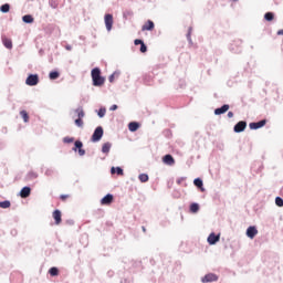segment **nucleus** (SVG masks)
Here are the masks:
<instances>
[{"label":"nucleus","instance_id":"59","mask_svg":"<svg viewBox=\"0 0 283 283\" xmlns=\"http://www.w3.org/2000/svg\"><path fill=\"white\" fill-rule=\"evenodd\" d=\"M227 116H228L229 118H233V116H235V114L233 113V111H229L228 114H227Z\"/></svg>","mask_w":283,"mask_h":283},{"label":"nucleus","instance_id":"61","mask_svg":"<svg viewBox=\"0 0 283 283\" xmlns=\"http://www.w3.org/2000/svg\"><path fill=\"white\" fill-rule=\"evenodd\" d=\"M106 227H114V222H112V221H106Z\"/></svg>","mask_w":283,"mask_h":283},{"label":"nucleus","instance_id":"17","mask_svg":"<svg viewBox=\"0 0 283 283\" xmlns=\"http://www.w3.org/2000/svg\"><path fill=\"white\" fill-rule=\"evenodd\" d=\"M245 235L250 240H253L255 238V235H258V227L256 226L248 227L247 230H245Z\"/></svg>","mask_w":283,"mask_h":283},{"label":"nucleus","instance_id":"54","mask_svg":"<svg viewBox=\"0 0 283 283\" xmlns=\"http://www.w3.org/2000/svg\"><path fill=\"white\" fill-rule=\"evenodd\" d=\"M65 224H69V227H74V219H67Z\"/></svg>","mask_w":283,"mask_h":283},{"label":"nucleus","instance_id":"23","mask_svg":"<svg viewBox=\"0 0 283 283\" xmlns=\"http://www.w3.org/2000/svg\"><path fill=\"white\" fill-rule=\"evenodd\" d=\"M111 174L112 176L116 175V176H125V169H123V167L120 166H113L111 167Z\"/></svg>","mask_w":283,"mask_h":283},{"label":"nucleus","instance_id":"51","mask_svg":"<svg viewBox=\"0 0 283 283\" xmlns=\"http://www.w3.org/2000/svg\"><path fill=\"white\" fill-rule=\"evenodd\" d=\"M142 43H145V40H143V39H135L134 40V45H140Z\"/></svg>","mask_w":283,"mask_h":283},{"label":"nucleus","instance_id":"37","mask_svg":"<svg viewBox=\"0 0 283 283\" xmlns=\"http://www.w3.org/2000/svg\"><path fill=\"white\" fill-rule=\"evenodd\" d=\"M139 182H149V175L147 172H142L138 175Z\"/></svg>","mask_w":283,"mask_h":283},{"label":"nucleus","instance_id":"20","mask_svg":"<svg viewBox=\"0 0 283 283\" xmlns=\"http://www.w3.org/2000/svg\"><path fill=\"white\" fill-rule=\"evenodd\" d=\"M11 283H22L23 282V274L21 272H13L10 275Z\"/></svg>","mask_w":283,"mask_h":283},{"label":"nucleus","instance_id":"64","mask_svg":"<svg viewBox=\"0 0 283 283\" xmlns=\"http://www.w3.org/2000/svg\"><path fill=\"white\" fill-rule=\"evenodd\" d=\"M65 50H67V52H71V50H72V45L66 44V45H65Z\"/></svg>","mask_w":283,"mask_h":283},{"label":"nucleus","instance_id":"56","mask_svg":"<svg viewBox=\"0 0 283 283\" xmlns=\"http://www.w3.org/2000/svg\"><path fill=\"white\" fill-rule=\"evenodd\" d=\"M116 109H118V106L116 104H113L111 107H109V112H116Z\"/></svg>","mask_w":283,"mask_h":283},{"label":"nucleus","instance_id":"49","mask_svg":"<svg viewBox=\"0 0 283 283\" xmlns=\"http://www.w3.org/2000/svg\"><path fill=\"white\" fill-rule=\"evenodd\" d=\"M54 174H59V171L52 169V168H48L45 170V176H54Z\"/></svg>","mask_w":283,"mask_h":283},{"label":"nucleus","instance_id":"33","mask_svg":"<svg viewBox=\"0 0 283 283\" xmlns=\"http://www.w3.org/2000/svg\"><path fill=\"white\" fill-rule=\"evenodd\" d=\"M104 216H105V210L104 209H97V210H94V212H93V217L96 220H101V218H104Z\"/></svg>","mask_w":283,"mask_h":283},{"label":"nucleus","instance_id":"48","mask_svg":"<svg viewBox=\"0 0 283 283\" xmlns=\"http://www.w3.org/2000/svg\"><path fill=\"white\" fill-rule=\"evenodd\" d=\"M187 87V82L185 80H179L177 90H185Z\"/></svg>","mask_w":283,"mask_h":283},{"label":"nucleus","instance_id":"15","mask_svg":"<svg viewBox=\"0 0 283 283\" xmlns=\"http://www.w3.org/2000/svg\"><path fill=\"white\" fill-rule=\"evenodd\" d=\"M231 109V105L229 104H223L220 107L214 108V116H222V114H227Z\"/></svg>","mask_w":283,"mask_h":283},{"label":"nucleus","instance_id":"4","mask_svg":"<svg viewBox=\"0 0 283 283\" xmlns=\"http://www.w3.org/2000/svg\"><path fill=\"white\" fill-rule=\"evenodd\" d=\"M41 82L38 73H29L25 78V85L29 87H36V84Z\"/></svg>","mask_w":283,"mask_h":283},{"label":"nucleus","instance_id":"13","mask_svg":"<svg viewBox=\"0 0 283 283\" xmlns=\"http://www.w3.org/2000/svg\"><path fill=\"white\" fill-rule=\"evenodd\" d=\"M101 205L103 207H109L114 202V195L113 193H106L101 200Z\"/></svg>","mask_w":283,"mask_h":283},{"label":"nucleus","instance_id":"63","mask_svg":"<svg viewBox=\"0 0 283 283\" xmlns=\"http://www.w3.org/2000/svg\"><path fill=\"white\" fill-rule=\"evenodd\" d=\"M276 34H277V36H283V29L279 30V31L276 32Z\"/></svg>","mask_w":283,"mask_h":283},{"label":"nucleus","instance_id":"36","mask_svg":"<svg viewBox=\"0 0 283 283\" xmlns=\"http://www.w3.org/2000/svg\"><path fill=\"white\" fill-rule=\"evenodd\" d=\"M20 116L23 123H30V114L28 113V111L25 109L20 111Z\"/></svg>","mask_w":283,"mask_h":283},{"label":"nucleus","instance_id":"14","mask_svg":"<svg viewBox=\"0 0 283 283\" xmlns=\"http://www.w3.org/2000/svg\"><path fill=\"white\" fill-rule=\"evenodd\" d=\"M247 129V120H239L234 126H233V132L234 134H242Z\"/></svg>","mask_w":283,"mask_h":283},{"label":"nucleus","instance_id":"40","mask_svg":"<svg viewBox=\"0 0 283 283\" xmlns=\"http://www.w3.org/2000/svg\"><path fill=\"white\" fill-rule=\"evenodd\" d=\"M63 0H49V6L53 10H56Z\"/></svg>","mask_w":283,"mask_h":283},{"label":"nucleus","instance_id":"58","mask_svg":"<svg viewBox=\"0 0 283 283\" xmlns=\"http://www.w3.org/2000/svg\"><path fill=\"white\" fill-rule=\"evenodd\" d=\"M38 54H39V56H45V50L40 49Z\"/></svg>","mask_w":283,"mask_h":283},{"label":"nucleus","instance_id":"1","mask_svg":"<svg viewBox=\"0 0 283 283\" xmlns=\"http://www.w3.org/2000/svg\"><path fill=\"white\" fill-rule=\"evenodd\" d=\"M62 143H64V145H72L73 143L72 151L78 154L81 157L85 156L86 150L83 148V142L81 139L76 140L74 137L65 136Z\"/></svg>","mask_w":283,"mask_h":283},{"label":"nucleus","instance_id":"41","mask_svg":"<svg viewBox=\"0 0 283 283\" xmlns=\"http://www.w3.org/2000/svg\"><path fill=\"white\" fill-rule=\"evenodd\" d=\"M10 3H3L0 6V12H2V14H8V12H10Z\"/></svg>","mask_w":283,"mask_h":283},{"label":"nucleus","instance_id":"2","mask_svg":"<svg viewBox=\"0 0 283 283\" xmlns=\"http://www.w3.org/2000/svg\"><path fill=\"white\" fill-rule=\"evenodd\" d=\"M92 85L93 87H103L105 85L106 77L103 76L101 67L95 66L91 70Z\"/></svg>","mask_w":283,"mask_h":283},{"label":"nucleus","instance_id":"50","mask_svg":"<svg viewBox=\"0 0 283 283\" xmlns=\"http://www.w3.org/2000/svg\"><path fill=\"white\" fill-rule=\"evenodd\" d=\"M148 48L147 45L144 43L140 44V48H139V52H142V54H145L147 52Z\"/></svg>","mask_w":283,"mask_h":283},{"label":"nucleus","instance_id":"35","mask_svg":"<svg viewBox=\"0 0 283 283\" xmlns=\"http://www.w3.org/2000/svg\"><path fill=\"white\" fill-rule=\"evenodd\" d=\"M95 112H96L98 118H105V115L107 114V108L105 106H101Z\"/></svg>","mask_w":283,"mask_h":283},{"label":"nucleus","instance_id":"19","mask_svg":"<svg viewBox=\"0 0 283 283\" xmlns=\"http://www.w3.org/2000/svg\"><path fill=\"white\" fill-rule=\"evenodd\" d=\"M156 28V23L153 20H147L145 24L142 27V32H154Z\"/></svg>","mask_w":283,"mask_h":283},{"label":"nucleus","instance_id":"18","mask_svg":"<svg viewBox=\"0 0 283 283\" xmlns=\"http://www.w3.org/2000/svg\"><path fill=\"white\" fill-rule=\"evenodd\" d=\"M161 160H163L164 165H167L168 167H174V165H176V159L174 158V155H171V154H166Z\"/></svg>","mask_w":283,"mask_h":283},{"label":"nucleus","instance_id":"30","mask_svg":"<svg viewBox=\"0 0 283 283\" xmlns=\"http://www.w3.org/2000/svg\"><path fill=\"white\" fill-rule=\"evenodd\" d=\"M263 19H264V21H266L268 23H271L272 21L275 20V12H272V11L265 12Z\"/></svg>","mask_w":283,"mask_h":283},{"label":"nucleus","instance_id":"7","mask_svg":"<svg viewBox=\"0 0 283 283\" xmlns=\"http://www.w3.org/2000/svg\"><path fill=\"white\" fill-rule=\"evenodd\" d=\"M266 123H269V120L266 118L260 119L258 122H251L249 124V129H251L252 132H255L258 129H262V127L266 126Z\"/></svg>","mask_w":283,"mask_h":283},{"label":"nucleus","instance_id":"10","mask_svg":"<svg viewBox=\"0 0 283 283\" xmlns=\"http://www.w3.org/2000/svg\"><path fill=\"white\" fill-rule=\"evenodd\" d=\"M207 242L210 247H216V243L220 242V233L211 232L207 238Z\"/></svg>","mask_w":283,"mask_h":283},{"label":"nucleus","instance_id":"25","mask_svg":"<svg viewBox=\"0 0 283 283\" xmlns=\"http://www.w3.org/2000/svg\"><path fill=\"white\" fill-rule=\"evenodd\" d=\"M134 19V11L132 9H126L123 11V20L132 21Z\"/></svg>","mask_w":283,"mask_h":283},{"label":"nucleus","instance_id":"27","mask_svg":"<svg viewBox=\"0 0 283 283\" xmlns=\"http://www.w3.org/2000/svg\"><path fill=\"white\" fill-rule=\"evenodd\" d=\"M22 21L27 24V25H32V23H34V15L28 13L22 15Z\"/></svg>","mask_w":283,"mask_h":283},{"label":"nucleus","instance_id":"46","mask_svg":"<svg viewBox=\"0 0 283 283\" xmlns=\"http://www.w3.org/2000/svg\"><path fill=\"white\" fill-rule=\"evenodd\" d=\"M163 135L165 136V138H171V136H174V134L171 133V129L169 128L164 129Z\"/></svg>","mask_w":283,"mask_h":283},{"label":"nucleus","instance_id":"21","mask_svg":"<svg viewBox=\"0 0 283 283\" xmlns=\"http://www.w3.org/2000/svg\"><path fill=\"white\" fill-rule=\"evenodd\" d=\"M140 127H142L140 122L133 120V122L128 123V130L132 132L133 134L135 132H138L140 129Z\"/></svg>","mask_w":283,"mask_h":283},{"label":"nucleus","instance_id":"44","mask_svg":"<svg viewBox=\"0 0 283 283\" xmlns=\"http://www.w3.org/2000/svg\"><path fill=\"white\" fill-rule=\"evenodd\" d=\"M133 269H137V271H140L143 269V261H132Z\"/></svg>","mask_w":283,"mask_h":283},{"label":"nucleus","instance_id":"8","mask_svg":"<svg viewBox=\"0 0 283 283\" xmlns=\"http://www.w3.org/2000/svg\"><path fill=\"white\" fill-rule=\"evenodd\" d=\"M105 28L108 32H112V28H114V15L112 13H106L104 15Z\"/></svg>","mask_w":283,"mask_h":283},{"label":"nucleus","instance_id":"3","mask_svg":"<svg viewBox=\"0 0 283 283\" xmlns=\"http://www.w3.org/2000/svg\"><path fill=\"white\" fill-rule=\"evenodd\" d=\"M103 136H105V129L103 128V126H97L92 136H91V143H101V140H103Z\"/></svg>","mask_w":283,"mask_h":283},{"label":"nucleus","instance_id":"5","mask_svg":"<svg viewBox=\"0 0 283 283\" xmlns=\"http://www.w3.org/2000/svg\"><path fill=\"white\" fill-rule=\"evenodd\" d=\"M228 48L232 52V54H242V40L237 39L232 41V43H230Z\"/></svg>","mask_w":283,"mask_h":283},{"label":"nucleus","instance_id":"47","mask_svg":"<svg viewBox=\"0 0 283 283\" xmlns=\"http://www.w3.org/2000/svg\"><path fill=\"white\" fill-rule=\"evenodd\" d=\"M274 202H275L276 207H283V198L282 197L276 196Z\"/></svg>","mask_w":283,"mask_h":283},{"label":"nucleus","instance_id":"52","mask_svg":"<svg viewBox=\"0 0 283 283\" xmlns=\"http://www.w3.org/2000/svg\"><path fill=\"white\" fill-rule=\"evenodd\" d=\"M10 234L12 235V238H17V235H19V231L17 229H12L10 231Z\"/></svg>","mask_w":283,"mask_h":283},{"label":"nucleus","instance_id":"6","mask_svg":"<svg viewBox=\"0 0 283 283\" xmlns=\"http://www.w3.org/2000/svg\"><path fill=\"white\" fill-rule=\"evenodd\" d=\"M43 30H44V34H48L49 36L52 34H59V32H61V29L59 28V25L54 23L46 24L43 28Z\"/></svg>","mask_w":283,"mask_h":283},{"label":"nucleus","instance_id":"31","mask_svg":"<svg viewBox=\"0 0 283 283\" xmlns=\"http://www.w3.org/2000/svg\"><path fill=\"white\" fill-rule=\"evenodd\" d=\"M153 82H154V75H151V74H144L143 75L144 85H151Z\"/></svg>","mask_w":283,"mask_h":283},{"label":"nucleus","instance_id":"55","mask_svg":"<svg viewBox=\"0 0 283 283\" xmlns=\"http://www.w3.org/2000/svg\"><path fill=\"white\" fill-rule=\"evenodd\" d=\"M184 180H187V177H179L177 179V185H182Z\"/></svg>","mask_w":283,"mask_h":283},{"label":"nucleus","instance_id":"26","mask_svg":"<svg viewBox=\"0 0 283 283\" xmlns=\"http://www.w3.org/2000/svg\"><path fill=\"white\" fill-rule=\"evenodd\" d=\"M102 154H105V156H109V151H112V143L106 142L102 145L101 149Z\"/></svg>","mask_w":283,"mask_h":283},{"label":"nucleus","instance_id":"12","mask_svg":"<svg viewBox=\"0 0 283 283\" xmlns=\"http://www.w3.org/2000/svg\"><path fill=\"white\" fill-rule=\"evenodd\" d=\"M193 186L200 191L201 193H205L207 191V188H205V180H202L201 177H197L193 179Z\"/></svg>","mask_w":283,"mask_h":283},{"label":"nucleus","instance_id":"16","mask_svg":"<svg viewBox=\"0 0 283 283\" xmlns=\"http://www.w3.org/2000/svg\"><path fill=\"white\" fill-rule=\"evenodd\" d=\"M18 196H20V198H23V199L30 198V196H32V187L30 186L22 187Z\"/></svg>","mask_w":283,"mask_h":283},{"label":"nucleus","instance_id":"60","mask_svg":"<svg viewBox=\"0 0 283 283\" xmlns=\"http://www.w3.org/2000/svg\"><path fill=\"white\" fill-rule=\"evenodd\" d=\"M1 149H6V142H3V140L0 142V150Z\"/></svg>","mask_w":283,"mask_h":283},{"label":"nucleus","instance_id":"45","mask_svg":"<svg viewBox=\"0 0 283 283\" xmlns=\"http://www.w3.org/2000/svg\"><path fill=\"white\" fill-rule=\"evenodd\" d=\"M192 30H193V29H192L191 27H189L188 32H187V34H186V39H187L189 45H193V41L191 40V31H192Z\"/></svg>","mask_w":283,"mask_h":283},{"label":"nucleus","instance_id":"38","mask_svg":"<svg viewBox=\"0 0 283 283\" xmlns=\"http://www.w3.org/2000/svg\"><path fill=\"white\" fill-rule=\"evenodd\" d=\"M35 178H39V174L30 170L27 176L24 177V180H35Z\"/></svg>","mask_w":283,"mask_h":283},{"label":"nucleus","instance_id":"28","mask_svg":"<svg viewBox=\"0 0 283 283\" xmlns=\"http://www.w3.org/2000/svg\"><path fill=\"white\" fill-rule=\"evenodd\" d=\"M60 76H61V72L57 69H54L49 73L50 81H56V78H60Z\"/></svg>","mask_w":283,"mask_h":283},{"label":"nucleus","instance_id":"32","mask_svg":"<svg viewBox=\"0 0 283 283\" xmlns=\"http://www.w3.org/2000/svg\"><path fill=\"white\" fill-rule=\"evenodd\" d=\"M120 76V70L114 71L109 76H108V83H114L116 78Z\"/></svg>","mask_w":283,"mask_h":283},{"label":"nucleus","instance_id":"24","mask_svg":"<svg viewBox=\"0 0 283 283\" xmlns=\"http://www.w3.org/2000/svg\"><path fill=\"white\" fill-rule=\"evenodd\" d=\"M50 277H59L61 275V270L57 266H51L48 271Z\"/></svg>","mask_w":283,"mask_h":283},{"label":"nucleus","instance_id":"11","mask_svg":"<svg viewBox=\"0 0 283 283\" xmlns=\"http://www.w3.org/2000/svg\"><path fill=\"white\" fill-rule=\"evenodd\" d=\"M52 218L54 220V224L56 227H59V224H61V222H63V212H61L60 209H55L52 212Z\"/></svg>","mask_w":283,"mask_h":283},{"label":"nucleus","instance_id":"39","mask_svg":"<svg viewBox=\"0 0 283 283\" xmlns=\"http://www.w3.org/2000/svg\"><path fill=\"white\" fill-rule=\"evenodd\" d=\"M12 207V202L8 199L0 201V209H10Z\"/></svg>","mask_w":283,"mask_h":283},{"label":"nucleus","instance_id":"57","mask_svg":"<svg viewBox=\"0 0 283 283\" xmlns=\"http://www.w3.org/2000/svg\"><path fill=\"white\" fill-rule=\"evenodd\" d=\"M107 277H114V270H109L107 273H106Z\"/></svg>","mask_w":283,"mask_h":283},{"label":"nucleus","instance_id":"43","mask_svg":"<svg viewBox=\"0 0 283 283\" xmlns=\"http://www.w3.org/2000/svg\"><path fill=\"white\" fill-rule=\"evenodd\" d=\"M74 125H75V127H80V129H83L85 122H83V118L77 117L76 119H74Z\"/></svg>","mask_w":283,"mask_h":283},{"label":"nucleus","instance_id":"34","mask_svg":"<svg viewBox=\"0 0 283 283\" xmlns=\"http://www.w3.org/2000/svg\"><path fill=\"white\" fill-rule=\"evenodd\" d=\"M74 113L76 114L77 118H85V109H83V106H78L74 109Z\"/></svg>","mask_w":283,"mask_h":283},{"label":"nucleus","instance_id":"53","mask_svg":"<svg viewBox=\"0 0 283 283\" xmlns=\"http://www.w3.org/2000/svg\"><path fill=\"white\" fill-rule=\"evenodd\" d=\"M69 198H70V195H60V200H62V202H65V200Z\"/></svg>","mask_w":283,"mask_h":283},{"label":"nucleus","instance_id":"29","mask_svg":"<svg viewBox=\"0 0 283 283\" xmlns=\"http://www.w3.org/2000/svg\"><path fill=\"white\" fill-rule=\"evenodd\" d=\"M200 211V203L191 202L189 205V213H198Z\"/></svg>","mask_w":283,"mask_h":283},{"label":"nucleus","instance_id":"9","mask_svg":"<svg viewBox=\"0 0 283 283\" xmlns=\"http://www.w3.org/2000/svg\"><path fill=\"white\" fill-rule=\"evenodd\" d=\"M220 280V276L213 272L207 273L205 276L201 277L202 283H211V282H218Z\"/></svg>","mask_w":283,"mask_h":283},{"label":"nucleus","instance_id":"42","mask_svg":"<svg viewBox=\"0 0 283 283\" xmlns=\"http://www.w3.org/2000/svg\"><path fill=\"white\" fill-rule=\"evenodd\" d=\"M120 283H134V276L125 274L124 277L120 280Z\"/></svg>","mask_w":283,"mask_h":283},{"label":"nucleus","instance_id":"62","mask_svg":"<svg viewBox=\"0 0 283 283\" xmlns=\"http://www.w3.org/2000/svg\"><path fill=\"white\" fill-rule=\"evenodd\" d=\"M149 262H150V265H151V266H156V260L150 259Z\"/></svg>","mask_w":283,"mask_h":283},{"label":"nucleus","instance_id":"22","mask_svg":"<svg viewBox=\"0 0 283 283\" xmlns=\"http://www.w3.org/2000/svg\"><path fill=\"white\" fill-rule=\"evenodd\" d=\"M1 41H2V45L7 49V50H12L13 44H12V39L2 35L1 36Z\"/></svg>","mask_w":283,"mask_h":283}]
</instances>
